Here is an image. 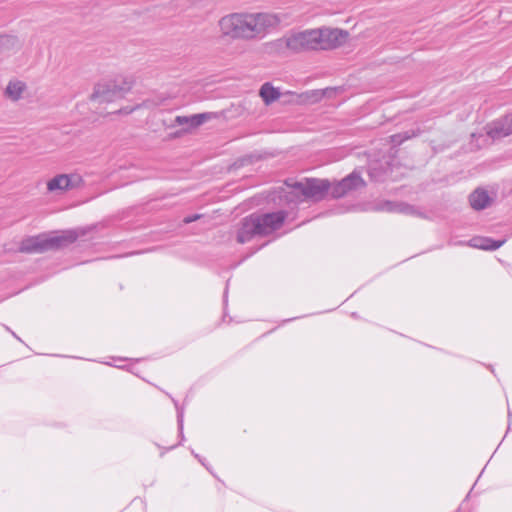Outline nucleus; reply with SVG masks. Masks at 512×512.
<instances>
[{"label": "nucleus", "instance_id": "f257e3e1", "mask_svg": "<svg viewBox=\"0 0 512 512\" xmlns=\"http://www.w3.org/2000/svg\"><path fill=\"white\" fill-rule=\"evenodd\" d=\"M283 16L268 12H234L220 18L221 33L231 39L252 41L263 39L280 26Z\"/></svg>", "mask_w": 512, "mask_h": 512}, {"label": "nucleus", "instance_id": "f03ea898", "mask_svg": "<svg viewBox=\"0 0 512 512\" xmlns=\"http://www.w3.org/2000/svg\"><path fill=\"white\" fill-rule=\"evenodd\" d=\"M287 216L288 212L285 210L263 214L253 213L242 219L236 240L244 244L255 236H268L283 226Z\"/></svg>", "mask_w": 512, "mask_h": 512}, {"label": "nucleus", "instance_id": "7ed1b4c3", "mask_svg": "<svg viewBox=\"0 0 512 512\" xmlns=\"http://www.w3.org/2000/svg\"><path fill=\"white\" fill-rule=\"evenodd\" d=\"M78 236L76 231L66 230L60 235L50 237L45 234L26 237L21 241L18 252L30 254L57 250L74 243Z\"/></svg>", "mask_w": 512, "mask_h": 512}, {"label": "nucleus", "instance_id": "20e7f679", "mask_svg": "<svg viewBox=\"0 0 512 512\" xmlns=\"http://www.w3.org/2000/svg\"><path fill=\"white\" fill-rule=\"evenodd\" d=\"M133 86V81L127 77H118L103 83H98L91 94V100L98 103H110L123 98Z\"/></svg>", "mask_w": 512, "mask_h": 512}, {"label": "nucleus", "instance_id": "39448f33", "mask_svg": "<svg viewBox=\"0 0 512 512\" xmlns=\"http://www.w3.org/2000/svg\"><path fill=\"white\" fill-rule=\"evenodd\" d=\"M284 184L301 193L304 200L319 202L329 193L331 183L326 179L307 178L305 181L286 180Z\"/></svg>", "mask_w": 512, "mask_h": 512}, {"label": "nucleus", "instance_id": "423d86ee", "mask_svg": "<svg viewBox=\"0 0 512 512\" xmlns=\"http://www.w3.org/2000/svg\"><path fill=\"white\" fill-rule=\"evenodd\" d=\"M317 36L318 51H329L343 46L348 38L349 32L340 28L320 27L315 28Z\"/></svg>", "mask_w": 512, "mask_h": 512}, {"label": "nucleus", "instance_id": "0eeeda50", "mask_svg": "<svg viewBox=\"0 0 512 512\" xmlns=\"http://www.w3.org/2000/svg\"><path fill=\"white\" fill-rule=\"evenodd\" d=\"M288 45L293 54L318 51L315 28L288 32Z\"/></svg>", "mask_w": 512, "mask_h": 512}, {"label": "nucleus", "instance_id": "6e6552de", "mask_svg": "<svg viewBox=\"0 0 512 512\" xmlns=\"http://www.w3.org/2000/svg\"><path fill=\"white\" fill-rule=\"evenodd\" d=\"M84 184L83 178L77 173L58 174L47 182L49 192L65 193L67 191L78 189Z\"/></svg>", "mask_w": 512, "mask_h": 512}, {"label": "nucleus", "instance_id": "1a4fd4ad", "mask_svg": "<svg viewBox=\"0 0 512 512\" xmlns=\"http://www.w3.org/2000/svg\"><path fill=\"white\" fill-rule=\"evenodd\" d=\"M365 185V181L362 179L361 175L354 171L341 181L333 185L331 184L329 192L332 198L338 199L345 196L348 192L357 190Z\"/></svg>", "mask_w": 512, "mask_h": 512}, {"label": "nucleus", "instance_id": "9d476101", "mask_svg": "<svg viewBox=\"0 0 512 512\" xmlns=\"http://www.w3.org/2000/svg\"><path fill=\"white\" fill-rule=\"evenodd\" d=\"M487 134L492 139H501L512 134V113L488 125Z\"/></svg>", "mask_w": 512, "mask_h": 512}, {"label": "nucleus", "instance_id": "9b49d317", "mask_svg": "<svg viewBox=\"0 0 512 512\" xmlns=\"http://www.w3.org/2000/svg\"><path fill=\"white\" fill-rule=\"evenodd\" d=\"M291 191H288L286 188L280 187L276 191H274L272 196V201H279L281 205H291L298 204L303 201L304 198L301 193L293 188Z\"/></svg>", "mask_w": 512, "mask_h": 512}, {"label": "nucleus", "instance_id": "f8f14e48", "mask_svg": "<svg viewBox=\"0 0 512 512\" xmlns=\"http://www.w3.org/2000/svg\"><path fill=\"white\" fill-rule=\"evenodd\" d=\"M263 50L269 55H282L287 51L290 52V45H288V33L283 37L265 42L263 44Z\"/></svg>", "mask_w": 512, "mask_h": 512}, {"label": "nucleus", "instance_id": "ddd939ff", "mask_svg": "<svg viewBox=\"0 0 512 512\" xmlns=\"http://www.w3.org/2000/svg\"><path fill=\"white\" fill-rule=\"evenodd\" d=\"M374 211H385V212H398V213H409L412 207L403 202H393L389 200H381L374 204Z\"/></svg>", "mask_w": 512, "mask_h": 512}, {"label": "nucleus", "instance_id": "4468645a", "mask_svg": "<svg viewBox=\"0 0 512 512\" xmlns=\"http://www.w3.org/2000/svg\"><path fill=\"white\" fill-rule=\"evenodd\" d=\"M492 199L487 191L482 188H477L469 196V203L474 210L480 211L487 208Z\"/></svg>", "mask_w": 512, "mask_h": 512}, {"label": "nucleus", "instance_id": "2eb2a0df", "mask_svg": "<svg viewBox=\"0 0 512 512\" xmlns=\"http://www.w3.org/2000/svg\"><path fill=\"white\" fill-rule=\"evenodd\" d=\"M209 118V114L207 113L195 114L192 116H177L174 123L178 126H185V130H188L202 125Z\"/></svg>", "mask_w": 512, "mask_h": 512}, {"label": "nucleus", "instance_id": "dca6fc26", "mask_svg": "<svg viewBox=\"0 0 512 512\" xmlns=\"http://www.w3.org/2000/svg\"><path fill=\"white\" fill-rule=\"evenodd\" d=\"M26 90V84L22 81H10L4 91L5 97L12 101H18Z\"/></svg>", "mask_w": 512, "mask_h": 512}, {"label": "nucleus", "instance_id": "f3484780", "mask_svg": "<svg viewBox=\"0 0 512 512\" xmlns=\"http://www.w3.org/2000/svg\"><path fill=\"white\" fill-rule=\"evenodd\" d=\"M259 95L266 105H270L280 98L281 93L278 89L273 87L271 83L267 82L261 86Z\"/></svg>", "mask_w": 512, "mask_h": 512}, {"label": "nucleus", "instance_id": "a211bd4d", "mask_svg": "<svg viewBox=\"0 0 512 512\" xmlns=\"http://www.w3.org/2000/svg\"><path fill=\"white\" fill-rule=\"evenodd\" d=\"M505 243V240H493L491 238L472 239V246L483 250H496Z\"/></svg>", "mask_w": 512, "mask_h": 512}, {"label": "nucleus", "instance_id": "6ab92c4d", "mask_svg": "<svg viewBox=\"0 0 512 512\" xmlns=\"http://www.w3.org/2000/svg\"><path fill=\"white\" fill-rule=\"evenodd\" d=\"M20 47L19 40L13 35H0V54L16 50Z\"/></svg>", "mask_w": 512, "mask_h": 512}, {"label": "nucleus", "instance_id": "aec40b11", "mask_svg": "<svg viewBox=\"0 0 512 512\" xmlns=\"http://www.w3.org/2000/svg\"><path fill=\"white\" fill-rule=\"evenodd\" d=\"M421 133L422 131L420 128L397 133L390 136V142L393 145L398 146L408 139L419 136Z\"/></svg>", "mask_w": 512, "mask_h": 512}, {"label": "nucleus", "instance_id": "412c9836", "mask_svg": "<svg viewBox=\"0 0 512 512\" xmlns=\"http://www.w3.org/2000/svg\"><path fill=\"white\" fill-rule=\"evenodd\" d=\"M333 92V89H325V90H317V91H313V96H314V101H318L320 99H322L327 93H332Z\"/></svg>", "mask_w": 512, "mask_h": 512}, {"label": "nucleus", "instance_id": "4be33fe9", "mask_svg": "<svg viewBox=\"0 0 512 512\" xmlns=\"http://www.w3.org/2000/svg\"><path fill=\"white\" fill-rule=\"evenodd\" d=\"M200 218H201V215H200V214H194V215H191V216H187V217H185V218L183 219V222H184L185 224H189V223H192V222H194V221H196V220H198V219H200Z\"/></svg>", "mask_w": 512, "mask_h": 512}, {"label": "nucleus", "instance_id": "5701e85b", "mask_svg": "<svg viewBox=\"0 0 512 512\" xmlns=\"http://www.w3.org/2000/svg\"><path fill=\"white\" fill-rule=\"evenodd\" d=\"M178 430H179V436H180V439L182 442L185 439L184 434H183V419L182 418H179V420H178Z\"/></svg>", "mask_w": 512, "mask_h": 512}, {"label": "nucleus", "instance_id": "b1692460", "mask_svg": "<svg viewBox=\"0 0 512 512\" xmlns=\"http://www.w3.org/2000/svg\"><path fill=\"white\" fill-rule=\"evenodd\" d=\"M192 455L203 465L207 468L204 459L197 453H195L193 450H191Z\"/></svg>", "mask_w": 512, "mask_h": 512}, {"label": "nucleus", "instance_id": "393cba45", "mask_svg": "<svg viewBox=\"0 0 512 512\" xmlns=\"http://www.w3.org/2000/svg\"><path fill=\"white\" fill-rule=\"evenodd\" d=\"M511 428H512V421H510V422L508 423V428H507V429H508V431H509V430H511Z\"/></svg>", "mask_w": 512, "mask_h": 512}, {"label": "nucleus", "instance_id": "a878e982", "mask_svg": "<svg viewBox=\"0 0 512 512\" xmlns=\"http://www.w3.org/2000/svg\"><path fill=\"white\" fill-rule=\"evenodd\" d=\"M174 447H176V445L170 446L167 450L174 449Z\"/></svg>", "mask_w": 512, "mask_h": 512}]
</instances>
